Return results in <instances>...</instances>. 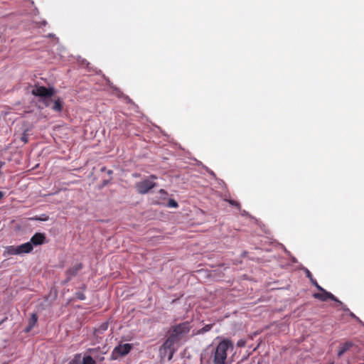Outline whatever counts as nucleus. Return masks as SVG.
<instances>
[{
  "instance_id": "1",
  "label": "nucleus",
  "mask_w": 364,
  "mask_h": 364,
  "mask_svg": "<svg viewBox=\"0 0 364 364\" xmlns=\"http://www.w3.org/2000/svg\"><path fill=\"white\" fill-rule=\"evenodd\" d=\"M232 346L229 341L224 340L218 345L213 358L214 364H225L227 350Z\"/></svg>"
},
{
  "instance_id": "2",
  "label": "nucleus",
  "mask_w": 364,
  "mask_h": 364,
  "mask_svg": "<svg viewBox=\"0 0 364 364\" xmlns=\"http://www.w3.org/2000/svg\"><path fill=\"white\" fill-rule=\"evenodd\" d=\"M191 330L190 323L188 321L181 323L173 326L169 331V336H173V338L178 341L189 333Z\"/></svg>"
},
{
  "instance_id": "3",
  "label": "nucleus",
  "mask_w": 364,
  "mask_h": 364,
  "mask_svg": "<svg viewBox=\"0 0 364 364\" xmlns=\"http://www.w3.org/2000/svg\"><path fill=\"white\" fill-rule=\"evenodd\" d=\"M32 95L42 97L46 106H48V101L52 97L55 93V90L53 87H46L44 86L36 85L33 87Z\"/></svg>"
},
{
  "instance_id": "4",
  "label": "nucleus",
  "mask_w": 364,
  "mask_h": 364,
  "mask_svg": "<svg viewBox=\"0 0 364 364\" xmlns=\"http://www.w3.org/2000/svg\"><path fill=\"white\" fill-rule=\"evenodd\" d=\"M149 178L136 183L135 187L139 193L146 194L156 186V183L150 179H156L157 177L155 175H151Z\"/></svg>"
},
{
  "instance_id": "5",
  "label": "nucleus",
  "mask_w": 364,
  "mask_h": 364,
  "mask_svg": "<svg viewBox=\"0 0 364 364\" xmlns=\"http://www.w3.org/2000/svg\"><path fill=\"white\" fill-rule=\"evenodd\" d=\"M132 349V345L129 343L120 344L115 347L112 353L111 357L113 360H117L121 356L128 354Z\"/></svg>"
},
{
  "instance_id": "6",
  "label": "nucleus",
  "mask_w": 364,
  "mask_h": 364,
  "mask_svg": "<svg viewBox=\"0 0 364 364\" xmlns=\"http://www.w3.org/2000/svg\"><path fill=\"white\" fill-rule=\"evenodd\" d=\"M176 342H178V341L173 338V336H168V337L161 346L162 350H168V360L172 359L173 354L176 350L174 348V345Z\"/></svg>"
},
{
  "instance_id": "7",
  "label": "nucleus",
  "mask_w": 364,
  "mask_h": 364,
  "mask_svg": "<svg viewBox=\"0 0 364 364\" xmlns=\"http://www.w3.org/2000/svg\"><path fill=\"white\" fill-rule=\"evenodd\" d=\"M320 291L321 292H319V293H314L313 294V297L315 298V299H317L318 300H321L322 301H326L327 299H331L332 301L338 302L340 304H342V302L341 301H339L331 292L327 291L324 289H323V290H320Z\"/></svg>"
},
{
  "instance_id": "8",
  "label": "nucleus",
  "mask_w": 364,
  "mask_h": 364,
  "mask_svg": "<svg viewBox=\"0 0 364 364\" xmlns=\"http://www.w3.org/2000/svg\"><path fill=\"white\" fill-rule=\"evenodd\" d=\"M82 263H77L70 267L66 271L67 279L70 280L73 277L75 276L78 272L82 269Z\"/></svg>"
},
{
  "instance_id": "9",
  "label": "nucleus",
  "mask_w": 364,
  "mask_h": 364,
  "mask_svg": "<svg viewBox=\"0 0 364 364\" xmlns=\"http://www.w3.org/2000/svg\"><path fill=\"white\" fill-rule=\"evenodd\" d=\"M46 236L43 233L36 232L31 238L32 245H41L45 242Z\"/></svg>"
},
{
  "instance_id": "10",
  "label": "nucleus",
  "mask_w": 364,
  "mask_h": 364,
  "mask_svg": "<svg viewBox=\"0 0 364 364\" xmlns=\"http://www.w3.org/2000/svg\"><path fill=\"white\" fill-rule=\"evenodd\" d=\"M18 247L20 255L23 254V253H29L33 249V245L31 242H27L21 245H18Z\"/></svg>"
},
{
  "instance_id": "11",
  "label": "nucleus",
  "mask_w": 364,
  "mask_h": 364,
  "mask_svg": "<svg viewBox=\"0 0 364 364\" xmlns=\"http://www.w3.org/2000/svg\"><path fill=\"white\" fill-rule=\"evenodd\" d=\"M353 346V343L351 342H346L345 343L341 345L338 348V356L341 357L347 350H350V348Z\"/></svg>"
},
{
  "instance_id": "12",
  "label": "nucleus",
  "mask_w": 364,
  "mask_h": 364,
  "mask_svg": "<svg viewBox=\"0 0 364 364\" xmlns=\"http://www.w3.org/2000/svg\"><path fill=\"white\" fill-rule=\"evenodd\" d=\"M51 109L55 112H61L63 109L61 100L60 99L55 100Z\"/></svg>"
},
{
  "instance_id": "13",
  "label": "nucleus",
  "mask_w": 364,
  "mask_h": 364,
  "mask_svg": "<svg viewBox=\"0 0 364 364\" xmlns=\"http://www.w3.org/2000/svg\"><path fill=\"white\" fill-rule=\"evenodd\" d=\"M6 252L9 255H20L18 247L9 246L6 247Z\"/></svg>"
},
{
  "instance_id": "14",
  "label": "nucleus",
  "mask_w": 364,
  "mask_h": 364,
  "mask_svg": "<svg viewBox=\"0 0 364 364\" xmlns=\"http://www.w3.org/2000/svg\"><path fill=\"white\" fill-rule=\"evenodd\" d=\"M82 364H96V362L92 356L86 355L83 358Z\"/></svg>"
},
{
  "instance_id": "15",
  "label": "nucleus",
  "mask_w": 364,
  "mask_h": 364,
  "mask_svg": "<svg viewBox=\"0 0 364 364\" xmlns=\"http://www.w3.org/2000/svg\"><path fill=\"white\" fill-rule=\"evenodd\" d=\"M38 321V316L36 314H32L29 319L28 325L34 327Z\"/></svg>"
},
{
  "instance_id": "16",
  "label": "nucleus",
  "mask_w": 364,
  "mask_h": 364,
  "mask_svg": "<svg viewBox=\"0 0 364 364\" xmlns=\"http://www.w3.org/2000/svg\"><path fill=\"white\" fill-rule=\"evenodd\" d=\"M168 207H171V208H177L178 206V204L175 200L170 199L168 200Z\"/></svg>"
},
{
  "instance_id": "17",
  "label": "nucleus",
  "mask_w": 364,
  "mask_h": 364,
  "mask_svg": "<svg viewBox=\"0 0 364 364\" xmlns=\"http://www.w3.org/2000/svg\"><path fill=\"white\" fill-rule=\"evenodd\" d=\"M228 203L231 205H233V206H235L237 207V208H240V204L239 202L235 200H228Z\"/></svg>"
},
{
  "instance_id": "18",
  "label": "nucleus",
  "mask_w": 364,
  "mask_h": 364,
  "mask_svg": "<svg viewBox=\"0 0 364 364\" xmlns=\"http://www.w3.org/2000/svg\"><path fill=\"white\" fill-rule=\"evenodd\" d=\"M160 354L161 357L165 358L167 356V358H168V350H162V347L160 348Z\"/></svg>"
},
{
  "instance_id": "19",
  "label": "nucleus",
  "mask_w": 364,
  "mask_h": 364,
  "mask_svg": "<svg viewBox=\"0 0 364 364\" xmlns=\"http://www.w3.org/2000/svg\"><path fill=\"white\" fill-rule=\"evenodd\" d=\"M311 283L317 288L318 290H323V288H322L314 279H311Z\"/></svg>"
},
{
  "instance_id": "20",
  "label": "nucleus",
  "mask_w": 364,
  "mask_h": 364,
  "mask_svg": "<svg viewBox=\"0 0 364 364\" xmlns=\"http://www.w3.org/2000/svg\"><path fill=\"white\" fill-rule=\"evenodd\" d=\"M76 297L80 300H85V295L82 292H77L76 294Z\"/></svg>"
},
{
  "instance_id": "21",
  "label": "nucleus",
  "mask_w": 364,
  "mask_h": 364,
  "mask_svg": "<svg viewBox=\"0 0 364 364\" xmlns=\"http://www.w3.org/2000/svg\"><path fill=\"white\" fill-rule=\"evenodd\" d=\"M213 325L212 324H209V325H206L202 329H201V331L202 332H207L208 331H210L212 328Z\"/></svg>"
},
{
  "instance_id": "22",
  "label": "nucleus",
  "mask_w": 364,
  "mask_h": 364,
  "mask_svg": "<svg viewBox=\"0 0 364 364\" xmlns=\"http://www.w3.org/2000/svg\"><path fill=\"white\" fill-rule=\"evenodd\" d=\"M33 328V326H30V325H28V326H26V328H25V331H26V333H28V332H30V331H31V329H32Z\"/></svg>"
},
{
  "instance_id": "23",
  "label": "nucleus",
  "mask_w": 364,
  "mask_h": 364,
  "mask_svg": "<svg viewBox=\"0 0 364 364\" xmlns=\"http://www.w3.org/2000/svg\"><path fill=\"white\" fill-rule=\"evenodd\" d=\"M306 276L310 279V280L311 281V279H313L312 277V274L309 271V270H306Z\"/></svg>"
},
{
  "instance_id": "24",
  "label": "nucleus",
  "mask_w": 364,
  "mask_h": 364,
  "mask_svg": "<svg viewBox=\"0 0 364 364\" xmlns=\"http://www.w3.org/2000/svg\"><path fill=\"white\" fill-rule=\"evenodd\" d=\"M21 140H22L23 141H24V143H26V142H27V136H26V135H25V134H24V135L21 137Z\"/></svg>"
},
{
  "instance_id": "25",
  "label": "nucleus",
  "mask_w": 364,
  "mask_h": 364,
  "mask_svg": "<svg viewBox=\"0 0 364 364\" xmlns=\"http://www.w3.org/2000/svg\"><path fill=\"white\" fill-rule=\"evenodd\" d=\"M159 193L162 195H167V193L164 189H161Z\"/></svg>"
},
{
  "instance_id": "26",
  "label": "nucleus",
  "mask_w": 364,
  "mask_h": 364,
  "mask_svg": "<svg viewBox=\"0 0 364 364\" xmlns=\"http://www.w3.org/2000/svg\"><path fill=\"white\" fill-rule=\"evenodd\" d=\"M239 346H245V342L244 341H240L238 343Z\"/></svg>"
},
{
  "instance_id": "27",
  "label": "nucleus",
  "mask_w": 364,
  "mask_h": 364,
  "mask_svg": "<svg viewBox=\"0 0 364 364\" xmlns=\"http://www.w3.org/2000/svg\"><path fill=\"white\" fill-rule=\"evenodd\" d=\"M6 319H7V318H6V317H5L4 318H3V319L0 321V326H1L3 323H4V322L6 321Z\"/></svg>"
},
{
  "instance_id": "28",
  "label": "nucleus",
  "mask_w": 364,
  "mask_h": 364,
  "mask_svg": "<svg viewBox=\"0 0 364 364\" xmlns=\"http://www.w3.org/2000/svg\"><path fill=\"white\" fill-rule=\"evenodd\" d=\"M4 193L2 191H0V200L4 197Z\"/></svg>"
},
{
  "instance_id": "29",
  "label": "nucleus",
  "mask_w": 364,
  "mask_h": 364,
  "mask_svg": "<svg viewBox=\"0 0 364 364\" xmlns=\"http://www.w3.org/2000/svg\"><path fill=\"white\" fill-rule=\"evenodd\" d=\"M350 316L353 318H356V316L353 313L350 314Z\"/></svg>"
},
{
  "instance_id": "30",
  "label": "nucleus",
  "mask_w": 364,
  "mask_h": 364,
  "mask_svg": "<svg viewBox=\"0 0 364 364\" xmlns=\"http://www.w3.org/2000/svg\"><path fill=\"white\" fill-rule=\"evenodd\" d=\"M257 364H260V363L259 362V363H257Z\"/></svg>"
},
{
  "instance_id": "31",
  "label": "nucleus",
  "mask_w": 364,
  "mask_h": 364,
  "mask_svg": "<svg viewBox=\"0 0 364 364\" xmlns=\"http://www.w3.org/2000/svg\"><path fill=\"white\" fill-rule=\"evenodd\" d=\"M330 364H333V363H331Z\"/></svg>"
}]
</instances>
